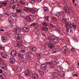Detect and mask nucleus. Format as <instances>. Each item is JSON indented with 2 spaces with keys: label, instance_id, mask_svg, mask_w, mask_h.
I'll list each match as a JSON object with an SVG mask.
<instances>
[{
  "label": "nucleus",
  "instance_id": "774afa93",
  "mask_svg": "<svg viewBox=\"0 0 79 79\" xmlns=\"http://www.w3.org/2000/svg\"><path fill=\"white\" fill-rule=\"evenodd\" d=\"M74 4H75V6H77V3H74Z\"/></svg>",
  "mask_w": 79,
  "mask_h": 79
},
{
  "label": "nucleus",
  "instance_id": "79ce46f5",
  "mask_svg": "<svg viewBox=\"0 0 79 79\" xmlns=\"http://www.w3.org/2000/svg\"><path fill=\"white\" fill-rule=\"evenodd\" d=\"M74 23H73V27L74 29H76V25H74Z\"/></svg>",
  "mask_w": 79,
  "mask_h": 79
},
{
  "label": "nucleus",
  "instance_id": "f3484780",
  "mask_svg": "<svg viewBox=\"0 0 79 79\" xmlns=\"http://www.w3.org/2000/svg\"><path fill=\"white\" fill-rule=\"evenodd\" d=\"M2 40L3 41V42L5 43V42H6V37L5 36H3L1 38Z\"/></svg>",
  "mask_w": 79,
  "mask_h": 79
},
{
  "label": "nucleus",
  "instance_id": "6e6d98bb",
  "mask_svg": "<svg viewBox=\"0 0 79 79\" xmlns=\"http://www.w3.org/2000/svg\"><path fill=\"white\" fill-rule=\"evenodd\" d=\"M70 32H71V33H73V29H71L70 30Z\"/></svg>",
  "mask_w": 79,
  "mask_h": 79
},
{
  "label": "nucleus",
  "instance_id": "c756f323",
  "mask_svg": "<svg viewBox=\"0 0 79 79\" xmlns=\"http://www.w3.org/2000/svg\"><path fill=\"white\" fill-rule=\"evenodd\" d=\"M61 21L64 24V23L66 22V19H65L64 18H63L61 20Z\"/></svg>",
  "mask_w": 79,
  "mask_h": 79
},
{
  "label": "nucleus",
  "instance_id": "2eb2a0df",
  "mask_svg": "<svg viewBox=\"0 0 79 79\" xmlns=\"http://www.w3.org/2000/svg\"><path fill=\"white\" fill-rule=\"evenodd\" d=\"M64 9L66 13H70V11L68 7L67 6L65 7Z\"/></svg>",
  "mask_w": 79,
  "mask_h": 79
},
{
  "label": "nucleus",
  "instance_id": "4be33fe9",
  "mask_svg": "<svg viewBox=\"0 0 79 79\" xmlns=\"http://www.w3.org/2000/svg\"><path fill=\"white\" fill-rule=\"evenodd\" d=\"M9 21L11 23H13L14 22L13 19L12 18H10L8 19Z\"/></svg>",
  "mask_w": 79,
  "mask_h": 79
},
{
  "label": "nucleus",
  "instance_id": "052dcab7",
  "mask_svg": "<svg viewBox=\"0 0 79 79\" xmlns=\"http://www.w3.org/2000/svg\"><path fill=\"white\" fill-rule=\"evenodd\" d=\"M37 2H39V3H40L42 1V0H37Z\"/></svg>",
  "mask_w": 79,
  "mask_h": 79
},
{
  "label": "nucleus",
  "instance_id": "8fccbe9b",
  "mask_svg": "<svg viewBox=\"0 0 79 79\" xmlns=\"http://www.w3.org/2000/svg\"><path fill=\"white\" fill-rule=\"evenodd\" d=\"M15 8H16L15 5H13L12 6V8H13V9H15Z\"/></svg>",
  "mask_w": 79,
  "mask_h": 79
},
{
  "label": "nucleus",
  "instance_id": "13d9d810",
  "mask_svg": "<svg viewBox=\"0 0 79 79\" xmlns=\"http://www.w3.org/2000/svg\"><path fill=\"white\" fill-rule=\"evenodd\" d=\"M3 73V70H2V69H1L0 70V73Z\"/></svg>",
  "mask_w": 79,
  "mask_h": 79
},
{
  "label": "nucleus",
  "instance_id": "412c9836",
  "mask_svg": "<svg viewBox=\"0 0 79 79\" xmlns=\"http://www.w3.org/2000/svg\"><path fill=\"white\" fill-rule=\"evenodd\" d=\"M15 31L16 32H21V29L19 28H16L15 29Z\"/></svg>",
  "mask_w": 79,
  "mask_h": 79
},
{
  "label": "nucleus",
  "instance_id": "0eeeda50",
  "mask_svg": "<svg viewBox=\"0 0 79 79\" xmlns=\"http://www.w3.org/2000/svg\"><path fill=\"white\" fill-rule=\"evenodd\" d=\"M30 26H34V27L36 29H37V27H39V25H37V23H34L31 24Z\"/></svg>",
  "mask_w": 79,
  "mask_h": 79
},
{
  "label": "nucleus",
  "instance_id": "e433bc0d",
  "mask_svg": "<svg viewBox=\"0 0 79 79\" xmlns=\"http://www.w3.org/2000/svg\"><path fill=\"white\" fill-rule=\"evenodd\" d=\"M0 65L1 66L3 67V66H5V64L3 63V62H1L0 63Z\"/></svg>",
  "mask_w": 79,
  "mask_h": 79
},
{
  "label": "nucleus",
  "instance_id": "f8f14e48",
  "mask_svg": "<svg viewBox=\"0 0 79 79\" xmlns=\"http://www.w3.org/2000/svg\"><path fill=\"white\" fill-rule=\"evenodd\" d=\"M48 46L50 48H53L55 47V45L53 43H51L49 44Z\"/></svg>",
  "mask_w": 79,
  "mask_h": 79
},
{
  "label": "nucleus",
  "instance_id": "72a5a7b5",
  "mask_svg": "<svg viewBox=\"0 0 79 79\" xmlns=\"http://www.w3.org/2000/svg\"><path fill=\"white\" fill-rule=\"evenodd\" d=\"M21 11H22L21 9H17V12L20 13V12H21Z\"/></svg>",
  "mask_w": 79,
  "mask_h": 79
},
{
  "label": "nucleus",
  "instance_id": "4468645a",
  "mask_svg": "<svg viewBox=\"0 0 79 79\" xmlns=\"http://www.w3.org/2000/svg\"><path fill=\"white\" fill-rule=\"evenodd\" d=\"M32 77L34 79H38L39 78V75L35 73L32 75Z\"/></svg>",
  "mask_w": 79,
  "mask_h": 79
},
{
  "label": "nucleus",
  "instance_id": "49530a36",
  "mask_svg": "<svg viewBox=\"0 0 79 79\" xmlns=\"http://www.w3.org/2000/svg\"><path fill=\"white\" fill-rule=\"evenodd\" d=\"M36 55L37 56H38V57L40 56H41L40 53H39L37 54H36Z\"/></svg>",
  "mask_w": 79,
  "mask_h": 79
},
{
  "label": "nucleus",
  "instance_id": "3c124183",
  "mask_svg": "<svg viewBox=\"0 0 79 79\" xmlns=\"http://www.w3.org/2000/svg\"><path fill=\"white\" fill-rule=\"evenodd\" d=\"M0 31L2 32H4V31H5V30L3 29H0Z\"/></svg>",
  "mask_w": 79,
  "mask_h": 79
},
{
  "label": "nucleus",
  "instance_id": "b1692460",
  "mask_svg": "<svg viewBox=\"0 0 79 79\" xmlns=\"http://www.w3.org/2000/svg\"><path fill=\"white\" fill-rule=\"evenodd\" d=\"M42 30L43 31H48V28L47 27H43L42 28Z\"/></svg>",
  "mask_w": 79,
  "mask_h": 79
},
{
  "label": "nucleus",
  "instance_id": "393cba45",
  "mask_svg": "<svg viewBox=\"0 0 79 79\" xmlns=\"http://www.w3.org/2000/svg\"><path fill=\"white\" fill-rule=\"evenodd\" d=\"M30 49L31 50H32L33 51H34L35 52V51H36V48L34 47L33 48H30Z\"/></svg>",
  "mask_w": 79,
  "mask_h": 79
},
{
  "label": "nucleus",
  "instance_id": "1a4fd4ad",
  "mask_svg": "<svg viewBox=\"0 0 79 79\" xmlns=\"http://www.w3.org/2000/svg\"><path fill=\"white\" fill-rule=\"evenodd\" d=\"M52 41L53 44H58L59 42L58 39L56 38H54L52 40Z\"/></svg>",
  "mask_w": 79,
  "mask_h": 79
},
{
  "label": "nucleus",
  "instance_id": "680f3d73",
  "mask_svg": "<svg viewBox=\"0 0 79 79\" xmlns=\"http://www.w3.org/2000/svg\"><path fill=\"white\" fill-rule=\"evenodd\" d=\"M57 32H58L59 33H60V32H61V31H60V30H57Z\"/></svg>",
  "mask_w": 79,
  "mask_h": 79
},
{
  "label": "nucleus",
  "instance_id": "4d7b16f0",
  "mask_svg": "<svg viewBox=\"0 0 79 79\" xmlns=\"http://www.w3.org/2000/svg\"><path fill=\"white\" fill-rule=\"evenodd\" d=\"M5 14L7 16H8L9 15V14H8V12H6V13H5Z\"/></svg>",
  "mask_w": 79,
  "mask_h": 79
},
{
  "label": "nucleus",
  "instance_id": "5fc2aeb1",
  "mask_svg": "<svg viewBox=\"0 0 79 79\" xmlns=\"http://www.w3.org/2000/svg\"><path fill=\"white\" fill-rule=\"evenodd\" d=\"M19 56H20V57H21H21H23V55L21 54H19Z\"/></svg>",
  "mask_w": 79,
  "mask_h": 79
},
{
  "label": "nucleus",
  "instance_id": "de8ad7c7",
  "mask_svg": "<svg viewBox=\"0 0 79 79\" xmlns=\"http://www.w3.org/2000/svg\"><path fill=\"white\" fill-rule=\"evenodd\" d=\"M43 25L44 26H47V23H44L43 24Z\"/></svg>",
  "mask_w": 79,
  "mask_h": 79
},
{
  "label": "nucleus",
  "instance_id": "603ef678",
  "mask_svg": "<svg viewBox=\"0 0 79 79\" xmlns=\"http://www.w3.org/2000/svg\"><path fill=\"white\" fill-rule=\"evenodd\" d=\"M50 24L52 27H54V26H53V24H52L51 23H50Z\"/></svg>",
  "mask_w": 79,
  "mask_h": 79
},
{
  "label": "nucleus",
  "instance_id": "e2e57ef3",
  "mask_svg": "<svg viewBox=\"0 0 79 79\" xmlns=\"http://www.w3.org/2000/svg\"><path fill=\"white\" fill-rule=\"evenodd\" d=\"M69 28H68L67 27V32H69Z\"/></svg>",
  "mask_w": 79,
  "mask_h": 79
},
{
  "label": "nucleus",
  "instance_id": "473e14b6",
  "mask_svg": "<svg viewBox=\"0 0 79 79\" xmlns=\"http://www.w3.org/2000/svg\"><path fill=\"white\" fill-rule=\"evenodd\" d=\"M49 16H48L45 17V19L46 21H49Z\"/></svg>",
  "mask_w": 79,
  "mask_h": 79
},
{
  "label": "nucleus",
  "instance_id": "f704fd0d",
  "mask_svg": "<svg viewBox=\"0 0 79 79\" xmlns=\"http://www.w3.org/2000/svg\"><path fill=\"white\" fill-rule=\"evenodd\" d=\"M2 4H3L4 5V6H6V5H7V2H2Z\"/></svg>",
  "mask_w": 79,
  "mask_h": 79
},
{
  "label": "nucleus",
  "instance_id": "39448f33",
  "mask_svg": "<svg viewBox=\"0 0 79 79\" xmlns=\"http://www.w3.org/2000/svg\"><path fill=\"white\" fill-rule=\"evenodd\" d=\"M47 65L46 64H43L41 66V69L43 71H44L47 68Z\"/></svg>",
  "mask_w": 79,
  "mask_h": 79
},
{
  "label": "nucleus",
  "instance_id": "69168bd1",
  "mask_svg": "<svg viewBox=\"0 0 79 79\" xmlns=\"http://www.w3.org/2000/svg\"><path fill=\"white\" fill-rule=\"evenodd\" d=\"M2 68L3 69H5H5H6V68H5V67L3 66L2 67Z\"/></svg>",
  "mask_w": 79,
  "mask_h": 79
},
{
  "label": "nucleus",
  "instance_id": "5701e85b",
  "mask_svg": "<svg viewBox=\"0 0 79 79\" xmlns=\"http://www.w3.org/2000/svg\"><path fill=\"white\" fill-rule=\"evenodd\" d=\"M16 2H17V0H11L10 1V3L12 4H14Z\"/></svg>",
  "mask_w": 79,
  "mask_h": 79
},
{
  "label": "nucleus",
  "instance_id": "a18cd8bd",
  "mask_svg": "<svg viewBox=\"0 0 79 79\" xmlns=\"http://www.w3.org/2000/svg\"><path fill=\"white\" fill-rule=\"evenodd\" d=\"M25 52H26V51L25 50H20V52L21 53H24Z\"/></svg>",
  "mask_w": 79,
  "mask_h": 79
},
{
  "label": "nucleus",
  "instance_id": "a211bd4d",
  "mask_svg": "<svg viewBox=\"0 0 79 79\" xmlns=\"http://www.w3.org/2000/svg\"><path fill=\"white\" fill-rule=\"evenodd\" d=\"M25 74L26 76H29V75L30 74V72H29V70H26L25 72Z\"/></svg>",
  "mask_w": 79,
  "mask_h": 79
},
{
  "label": "nucleus",
  "instance_id": "0e129e2a",
  "mask_svg": "<svg viewBox=\"0 0 79 79\" xmlns=\"http://www.w3.org/2000/svg\"><path fill=\"white\" fill-rule=\"evenodd\" d=\"M14 27L13 26V25H11V26H10V27L11 28H13V27Z\"/></svg>",
  "mask_w": 79,
  "mask_h": 79
},
{
  "label": "nucleus",
  "instance_id": "58836bf2",
  "mask_svg": "<svg viewBox=\"0 0 79 79\" xmlns=\"http://www.w3.org/2000/svg\"><path fill=\"white\" fill-rule=\"evenodd\" d=\"M73 24L72 23H70L69 25V27L70 28H71L72 27H73Z\"/></svg>",
  "mask_w": 79,
  "mask_h": 79
},
{
  "label": "nucleus",
  "instance_id": "a878e982",
  "mask_svg": "<svg viewBox=\"0 0 79 79\" xmlns=\"http://www.w3.org/2000/svg\"><path fill=\"white\" fill-rule=\"evenodd\" d=\"M25 19H26V20H28L29 21H31V19L30 17L27 16L25 18Z\"/></svg>",
  "mask_w": 79,
  "mask_h": 79
},
{
  "label": "nucleus",
  "instance_id": "c85d7f7f",
  "mask_svg": "<svg viewBox=\"0 0 79 79\" xmlns=\"http://www.w3.org/2000/svg\"><path fill=\"white\" fill-rule=\"evenodd\" d=\"M21 16L22 17H25V13L23 12H22L20 13Z\"/></svg>",
  "mask_w": 79,
  "mask_h": 79
},
{
  "label": "nucleus",
  "instance_id": "c9c22d12",
  "mask_svg": "<svg viewBox=\"0 0 79 79\" xmlns=\"http://www.w3.org/2000/svg\"><path fill=\"white\" fill-rule=\"evenodd\" d=\"M44 11L47 12L48 11V8L47 7H44Z\"/></svg>",
  "mask_w": 79,
  "mask_h": 79
},
{
  "label": "nucleus",
  "instance_id": "f03ea898",
  "mask_svg": "<svg viewBox=\"0 0 79 79\" xmlns=\"http://www.w3.org/2000/svg\"><path fill=\"white\" fill-rule=\"evenodd\" d=\"M11 55L13 56V57H15L17 55V53H16V51L15 50L12 51H11Z\"/></svg>",
  "mask_w": 79,
  "mask_h": 79
},
{
  "label": "nucleus",
  "instance_id": "ddd939ff",
  "mask_svg": "<svg viewBox=\"0 0 79 79\" xmlns=\"http://www.w3.org/2000/svg\"><path fill=\"white\" fill-rule=\"evenodd\" d=\"M9 62L11 64H14L15 63V59L11 58L9 60Z\"/></svg>",
  "mask_w": 79,
  "mask_h": 79
},
{
  "label": "nucleus",
  "instance_id": "bb28decb",
  "mask_svg": "<svg viewBox=\"0 0 79 79\" xmlns=\"http://www.w3.org/2000/svg\"><path fill=\"white\" fill-rule=\"evenodd\" d=\"M23 10L24 11H27V12H28V11H29V8H28L27 7H25L24 8V9H23Z\"/></svg>",
  "mask_w": 79,
  "mask_h": 79
},
{
  "label": "nucleus",
  "instance_id": "ea45409f",
  "mask_svg": "<svg viewBox=\"0 0 79 79\" xmlns=\"http://www.w3.org/2000/svg\"><path fill=\"white\" fill-rule=\"evenodd\" d=\"M40 73L41 75H44V72L42 71H40Z\"/></svg>",
  "mask_w": 79,
  "mask_h": 79
},
{
  "label": "nucleus",
  "instance_id": "c03bdc74",
  "mask_svg": "<svg viewBox=\"0 0 79 79\" xmlns=\"http://www.w3.org/2000/svg\"><path fill=\"white\" fill-rule=\"evenodd\" d=\"M12 16L13 17H16V14L15 13H13Z\"/></svg>",
  "mask_w": 79,
  "mask_h": 79
},
{
  "label": "nucleus",
  "instance_id": "37998d69",
  "mask_svg": "<svg viewBox=\"0 0 79 79\" xmlns=\"http://www.w3.org/2000/svg\"><path fill=\"white\" fill-rule=\"evenodd\" d=\"M52 18L53 20H54V21H56V19L55 18V17H52Z\"/></svg>",
  "mask_w": 79,
  "mask_h": 79
},
{
  "label": "nucleus",
  "instance_id": "7ed1b4c3",
  "mask_svg": "<svg viewBox=\"0 0 79 79\" xmlns=\"http://www.w3.org/2000/svg\"><path fill=\"white\" fill-rule=\"evenodd\" d=\"M55 63H56V61L53 60L50 62H47L46 64H50L51 66H54Z\"/></svg>",
  "mask_w": 79,
  "mask_h": 79
},
{
  "label": "nucleus",
  "instance_id": "aec40b11",
  "mask_svg": "<svg viewBox=\"0 0 79 79\" xmlns=\"http://www.w3.org/2000/svg\"><path fill=\"white\" fill-rule=\"evenodd\" d=\"M30 13H35V10L33 9H29V11Z\"/></svg>",
  "mask_w": 79,
  "mask_h": 79
},
{
  "label": "nucleus",
  "instance_id": "20e7f679",
  "mask_svg": "<svg viewBox=\"0 0 79 79\" xmlns=\"http://www.w3.org/2000/svg\"><path fill=\"white\" fill-rule=\"evenodd\" d=\"M68 48H67V47L66 46H64L62 48V53H65L66 52H67V50Z\"/></svg>",
  "mask_w": 79,
  "mask_h": 79
},
{
  "label": "nucleus",
  "instance_id": "338daca9",
  "mask_svg": "<svg viewBox=\"0 0 79 79\" xmlns=\"http://www.w3.org/2000/svg\"><path fill=\"white\" fill-rule=\"evenodd\" d=\"M36 39H37V40H40V39L39 38V37H37Z\"/></svg>",
  "mask_w": 79,
  "mask_h": 79
},
{
  "label": "nucleus",
  "instance_id": "bf43d9fd",
  "mask_svg": "<svg viewBox=\"0 0 79 79\" xmlns=\"http://www.w3.org/2000/svg\"><path fill=\"white\" fill-rule=\"evenodd\" d=\"M73 75L74 76H77V74H73Z\"/></svg>",
  "mask_w": 79,
  "mask_h": 79
},
{
  "label": "nucleus",
  "instance_id": "cd10ccee",
  "mask_svg": "<svg viewBox=\"0 0 79 79\" xmlns=\"http://www.w3.org/2000/svg\"><path fill=\"white\" fill-rule=\"evenodd\" d=\"M52 52L53 53H57L58 52V50L57 49H54Z\"/></svg>",
  "mask_w": 79,
  "mask_h": 79
},
{
  "label": "nucleus",
  "instance_id": "864d4df0",
  "mask_svg": "<svg viewBox=\"0 0 79 79\" xmlns=\"http://www.w3.org/2000/svg\"><path fill=\"white\" fill-rule=\"evenodd\" d=\"M71 51H72V52H74V48H71Z\"/></svg>",
  "mask_w": 79,
  "mask_h": 79
},
{
  "label": "nucleus",
  "instance_id": "6ab92c4d",
  "mask_svg": "<svg viewBox=\"0 0 79 79\" xmlns=\"http://www.w3.org/2000/svg\"><path fill=\"white\" fill-rule=\"evenodd\" d=\"M13 69L15 71H16L18 70V67L17 66L13 65Z\"/></svg>",
  "mask_w": 79,
  "mask_h": 79
},
{
  "label": "nucleus",
  "instance_id": "7c9ffc66",
  "mask_svg": "<svg viewBox=\"0 0 79 79\" xmlns=\"http://www.w3.org/2000/svg\"><path fill=\"white\" fill-rule=\"evenodd\" d=\"M19 60L20 61H21L22 62L24 61V58H23V57H20L19 59Z\"/></svg>",
  "mask_w": 79,
  "mask_h": 79
},
{
  "label": "nucleus",
  "instance_id": "a19ab883",
  "mask_svg": "<svg viewBox=\"0 0 79 79\" xmlns=\"http://www.w3.org/2000/svg\"><path fill=\"white\" fill-rule=\"evenodd\" d=\"M19 2L20 3H21V4H22L23 5H24V3H25L22 0H20Z\"/></svg>",
  "mask_w": 79,
  "mask_h": 79
},
{
  "label": "nucleus",
  "instance_id": "2f4dec72",
  "mask_svg": "<svg viewBox=\"0 0 79 79\" xmlns=\"http://www.w3.org/2000/svg\"><path fill=\"white\" fill-rule=\"evenodd\" d=\"M64 24H65L66 27H68V26H69V23H68L66 22L65 23H64Z\"/></svg>",
  "mask_w": 79,
  "mask_h": 79
},
{
  "label": "nucleus",
  "instance_id": "dca6fc26",
  "mask_svg": "<svg viewBox=\"0 0 79 79\" xmlns=\"http://www.w3.org/2000/svg\"><path fill=\"white\" fill-rule=\"evenodd\" d=\"M14 45L15 47H21V46H22V44L21 43H15Z\"/></svg>",
  "mask_w": 79,
  "mask_h": 79
},
{
  "label": "nucleus",
  "instance_id": "4c0bfd02",
  "mask_svg": "<svg viewBox=\"0 0 79 79\" xmlns=\"http://www.w3.org/2000/svg\"><path fill=\"white\" fill-rule=\"evenodd\" d=\"M2 75L4 76V78L5 79L6 77V73H2Z\"/></svg>",
  "mask_w": 79,
  "mask_h": 79
},
{
  "label": "nucleus",
  "instance_id": "9b49d317",
  "mask_svg": "<svg viewBox=\"0 0 79 79\" xmlns=\"http://www.w3.org/2000/svg\"><path fill=\"white\" fill-rule=\"evenodd\" d=\"M0 55H1L2 57L3 58H6L7 56V55H6V54L4 52H1L0 53Z\"/></svg>",
  "mask_w": 79,
  "mask_h": 79
},
{
  "label": "nucleus",
  "instance_id": "f257e3e1",
  "mask_svg": "<svg viewBox=\"0 0 79 79\" xmlns=\"http://www.w3.org/2000/svg\"><path fill=\"white\" fill-rule=\"evenodd\" d=\"M15 37V40L17 42L20 44L22 42L23 40L21 38V35L17 34L16 35Z\"/></svg>",
  "mask_w": 79,
  "mask_h": 79
},
{
  "label": "nucleus",
  "instance_id": "6e6552de",
  "mask_svg": "<svg viewBox=\"0 0 79 79\" xmlns=\"http://www.w3.org/2000/svg\"><path fill=\"white\" fill-rule=\"evenodd\" d=\"M25 57L26 59H27L28 60H31V57L30 56L29 54L27 53L25 56Z\"/></svg>",
  "mask_w": 79,
  "mask_h": 79
},
{
  "label": "nucleus",
  "instance_id": "9d476101",
  "mask_svg": "<svg viewBox=\"0 0 79 79\" xmlns=\"http://www.w3.org/2000/svg\"><path fill=\"white\" fill-rule=\"evenodd\" d=\"M23 32H24L27 33V32H28L29 31V30L27 27H23Z\"/></svg>",
  "mask_w": 79,
  "mask_h": 79
},
{
  "label": "nucleus",
  "instance_id": "09e8293b",
  "mask_svg": "<svg viewBox=\"0 0 79 79\" xmlns=\"http://www.w3.org/2000/svg\"><path fill=\"white\" fill-rule=\"evenodd\" d=\"M3 4H2V3H1L0 2V8H2V5Z\"/></svg>",
  "mask_w": 79,
  "mask_h": 79
},
{
  "label": "nucleus",
  "instance_id": "423d86ee",
  "mask_svg": "<svg viewBox=\"0 0 79 79\" xmlns=\"http://www.w3.org/2000/svg\"><path fill=\"white\" fill-rule=\"evenodd\" d=\"M56 15L58 17V18H59L60 16H63V13L62 12H56Z\"/></svg>",
  "mask_w": 79,
  "mask_h": 79
}]
</instances>
